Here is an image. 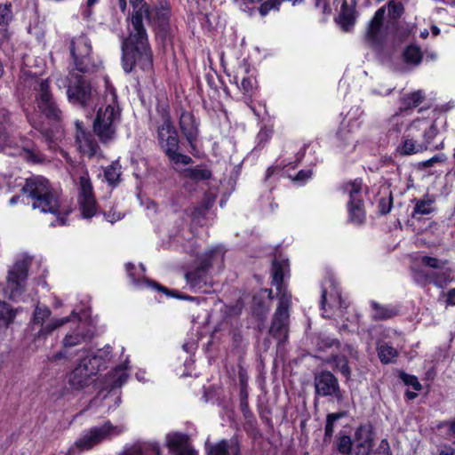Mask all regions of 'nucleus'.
I'll return each mask as SVG.
<instances>
[{
    "instance_id": "obj_20",
    "label": "nucleus",
    "mask_w": 455,
    "mask_h": 455,
    "mask_svg": "<svg viewBox=\"0 0 455 455\" xmlns=\"http://www.w3.org/2000/svg\"><path fill=\"white\" fill-rule=\"evenodd\" d=\"M76 140L79 150L84 155L92 157L96 156L100 151L98 143L94 140L91 134L87 133L81 125V123L76 122Z\"/></svg>"
},
{
    "instance_id": "obj_16",
    "label": "nucleus",
    "mask_w": 455,
    "mask_h": 455,
    "mask_svg": "<svg viewBox=\"0 0 455 455\" xmlns=\"http://www.w3.org/2000/svg\"><path fill=\"white\" fill-rule=\"evenodd\" d=\"M315 394L322 396H334L337 401L343 400L338 379L329 371H323L315 375Z\"/></svg>"
},
{
    "instance_id": "obj_55",
    "label": "nucleus",
    "mask_w": 455,
    "mask_h": 455,
    "mask_svg": "<svg viewBox=\"0 0 455 455\" xmlns=\"http://www.w3.org/2000/svg\"><path fill=\"white\" fill-rule=\"evenodd\" d=\"M312 175L311 171H299L296 175L295 180H306Z\"/></svg>"
},
{
    "instance_id": "obj_9",
    "label": "nucleus",
    "mask_w": 455,
    "mask_h": 455,
    "mask_svg": "<svg viewBox=\"0 0 455 455\" xmlns=\"http://www.w3.org/2000/svg\"><path fill=\"white\" fill-rule=\"evenodd\" d=\"M224 251L220 246H216L204 253L198 259V267L186 274V279L193 287H203L207 283V270L214 260H222Z\"/></svg>"
},
{
    "instance_id": "obj_19",
    "label": "nucleus",
    "mask_w": 455,
    "mask_h": 455,
    "mask_svg": "<svg viewBox=\"0 0 455 455\" xmlns=\"http://www.w3.org/2000/svg\"><path fill=\"white\" fill-rule=\"evenodd\" d=\"M165 442L167 447L175 455H197L190 445L188 435L178 432L170 433L166 435Z\"/></svg>"
},
{
    "instance_id": "obj_54",
    "label": "nucleus",
    "mask_w": 455,
    "mask_h": 455,
    "mask_svg": "<svg viewBox=\"0 0 455 455\" xmlns=\"http://www.w3.org/2000/svg\"><path fill=\"white\" fill-rule=\"evenodd\" d=\"M377 452H378V454H391L389 444L386 439H383L380 442Z\"/></svg>"
},
{
    "instance_id": "obj_43",
    "label": "nucleus",
    "mask_w": 455,
    "mask_h": 455,
    "mask_svg": "<svg viewBox=\"0 0 455 455\" xmlns=\"http://www.w3.org/2000/svg\"><path fill=\"white\" fill-rule=\"evenodd\" d=\"M421 262L423 265L434 268L435 270L442 269L447 263L445 260H440L436 258L423 256L421 258Z\"/></svg>"
},
{
    "instance_id": "obj_51",
    "label": "nucleus",
    "mask_w": 455,
    "mask_h": 455,
    "mask_svg": "<svg viewBox=\"0 0 455 455\" xmlns=\"http://www.w3.org/2000/svg\"><path fill=\"white\" fill-rule=\"evenodd\" d=\"M392 207V197L388 199L381 198L379 200V211L382 214H387L390 212Z\"/></svg>"
},
{
    "instance_id": "obj_49",
    "label": "nucleus",
    "mask_w": 455,
    "mask_h": 455,
    "mask_svg": "<svg viewBox=\"0 0 455 455\" xmlns=\"http://www.w3.org/2000/svg\"><path fill=\"white\" fill-rule=\"evenodd\" d=\"M10 4L0 5V25H5L12 20Z\"/></svg>"
},
{
    "instance_id": "obj_22",
    "label": "nucleus",
    "mask_w": 455,
    "mask_h": 455,
    "mask_svg": "<svg viewBox=\"0 0 455 455\" xmlns=\"http://www.w3.org/2000/svg\"><path fill=\"white\" fill-rule=\"evenodd\" d=\"M206 451L208 455H240V445L235 438L217 443H206Z\"/></svg>"
},
{
    "instance_id": "obj_50",
    "label": "nucleus",
    "mask_w": 455,
    "mask_h": 455,
    "mask_svg": "<svg viewBox=\"0 0 455 455\" xmlns=\"http://www.w3.org/2000/svg\"><path fill=\"white\" fill-rule=\"evenodd\" d=\"M433 455H455V449L448 444H442L436 447Z\"/></svg>"
},
{
    "instance_id": "obj_13",
    "label": "nucleus",
    "mask_w": 455,
    "mask_h": 455,
    "mask_svg": "<svg viewBox=\"0 0 455 455\" xmlns=\"http://www.w3.org/2000/svg\"><path fill=\"white\" fill-rule=\"evenodd\" d=\"M84 356L68 376V383L72 390L81 391L89 387L92 377L97 375V368Z\"/></svg>"
},
{
    "instance_id": "obj_31",
    "label": "nucleus",
    "mask_w": 455,
    "mask_h": 455,
    "mask_svg": "<svg viewBox=\"0 0 455 455\" xmlns=\"http://www.w3.org/2000/svg\"><path fill=\"white\" fill-rule=\"evenodd\" d=\"M183 176L198 182L211 179L212 172L207 169L187 168L183 171Z\"/></svg>"
},
{
    "instance_id": "obj_15",
    "label": "nucleus",
    "mask_w": 455,
    "mask_h": 455,
    "mask_svg": "<svg viewBox=\"0 0 455 455\" xmlns=\"http://www.w3.org/2000/svg\"><path fill=\"white\" fill-rule=\"evenodd\" d=\"M89 337L83 331H73L65 335L61 341V348L48 359L52 363L58 361H70L78 355L81 350H73L76 346L82 345Z\"/></svg>"
},
{
    "instance_id": "obj_4",
    "label": "nucleus",
    "mask_w": 455,
    "mask_h": 455,
    "mask_svg": "<svg viewBox=\"0 0 455 455\" xmlns=\"http://www.w3.org/2000/svg\"><path fill=\"white\" fill-rule=\"evenodd\" d=\"M70 52L74 73L91 74L100 68V62L92 56V45L89 38L82 34L71 40Z\"/></svg>"
},
{
    "instance_id": "obj_14",
    "label": "nucleus",
    "mask_w": 455,
    "mask_h": 455,
    "mask_svg": "<svg viewBox=\"0 0 455 455\" xmlns=\"http://www.w3.org/2000/svg\"><path fill=\"white\" fill-rule=\"evenodd\" d=\"M78 188V204L82 216L85 219H90L93 217L97 212V204L87 172H84L79 178Z\"/></svg>"
},
{
    "instance_id": "obj_63",
    "label": "nucleus",
    "mask_w": 455,
    "mask_h": 455,
    "mask_svg": "<svg viewBox=\"0 0 455 455\" xmlns=\"http://www.w3.org/2000/svg\"><path fill=\"white\" fill-rule=\"evenodd\" d=\"M405 396L409 399V400H413L417 397V394L414 393V392H411V391H407L405 393Z\"/></svg>"
},
{
    "instance_id": "obj_21",
    "label": "nucleus",
    "mask_w": 455,
    "mask_h": 455,
    "mask_svg": "<svg viewBox=\"0 0 455 455\" xmlns=\"http://www.w3.org/2000/svg\"><path fill=\"white\" fill-rule=\"evenodd\" d=\"M372 442L371 432L367 427H360L355 432V445L350 455H370Z\"/></svg>"
},
{
    "instance_id": "obj_32",
    "label": "nucleus",
    "mask_w": 455,
    "mask_h": 455,
    "mask_svg": "<svg viewBox=\"0 0 455 455\" xmlns=\"http://www.w3.org/2000/svg\"><path fill=\"white\" fill-rule=\"evenodd\" d=\"M272 275L273 280L272 284L276 287L278 290L279 297L282 293L287 292L285 290H283L282 283L283 280V270L282 265L275 260L272 264Z\"/></svg>"
},
{
    "instance_id": "obj_8",
    "label": "nucleus",
    "mask_w": 455,
    "mask_h": 455,
    "mask_svg": "<svg viewBox=\"0 0 455 455\" xmlns=\"http://www.w3.org/2000/svg\"><path fill=\"white\" fill-rule=\"evenodd\" d=\"M124 427L114 426L110 421H106L101 426L91 427L81 438L76 440L75 447L80 450H90L113 435L121 434Z\"/></svg>"
},
{
    "instance_id": "obj_35",
    "label": "nucleus",
    "mask_w": 455,
    "mask_h": 455,
    "mask_svg": "<svg viewBox=\"0 0 455 455\" xmlns=\"http://www.w3.org/2000/svg\"><path fill=\"white\" fill-rule=\"evenodd\" d=\"M105 178L111 185H116L119 181L121 175V165L118 161L113 162L105 170Z\"/></svg>"
},
{
    "instance_id": "obj_24",
    "label": "nucleus",
    "mask_w": 455,
    "mask_h": 455,
    "mask_svg": "<svg viewBox=\"0 0 455 455\" xmlns=\"http://www.w3.org/2000/svg\"><path fill=\"white\" fill-rule=\"evenodd\" d=\"M180 128L187 140L192 144L198 135V127L194 116L189 112H183L180 118Z\"/></svg>"
},
{
    "instance_id": "obj_10",
    "label": "nucleus",
    "mask_w": 455,
    "mask_h": 455,
    "mask_svg": "<svg viewBox=\"0 0 455 455\" xmlns=\"http://www.w3.org/2000/svg\"><path fill=\"white\" fill-rule=\"evenodd\" d=\"M291 299V296L289 292L281 294L278 307L274 314L269 329V334L280 341L285 340L288 335Z\"/></svg>"
},
{
    "instance_id": "obj_57",
    "label": "nucleus",
    "mask_w": 455,
    "mask_h": 455,
    "mask_svg": "<svg viewBox=\"0 0 455 455\" xmlns=\"http://www.w3.org/2000/svg\"><path fill=\"white\" fill-rule=\"evenodd\" d=\"M123 455H142V452L140 447L133 446L126 450Z\"/></svg>"
},
{
    "instance_id": "obj_37",
    "label": "nucleus",
    "mask_w": 455,
    "mask_h": 455,
    "mask_svg": "<svg viewBox=\"0 0 455 455\" xmlns=\"http://www.w3.org/2000/svg\"><path fill=\"white\" fill-rule=\"evenodd\" d=\"M346 416V412L330 413L327 415L324 440L331 439L334 432V423Z\"/></svg>"
},
{
    "instance_id": "obj_26",
    "label": "nucleus",
    "mask_w": 455,
    "mask_h": 455,
    "mask_svg": "<svg viewBox=\"0 0 455 455\" xmlns=\"http://www.w3.org/2000/svg\"><path fill=\"white\" fill-rule=\"evenodd\" d=\"M371 306L373 310L372 319L375 321L387 320L398 314L395 307L384 306L375 301H371Z\"/></svg>"
},
{
    "instance_id": "obj_61",
    "label": "nucleus",
    "mask_w": 455,
    "mask_h": 455,
    "mask_svg": "<svg viewBox=\"0 0 455 455\" xmlns=\"http://www.w3.org/2000/svg\"><path fill=\"white\" fill-rule=\"evenodd\" d=\"M142 1L143 0H130V3L132 4L134 8V11H137L141 7L140 4Z\"/></svg>"
},
{
    "instance_id": "obj_23",
    "label": "nucleus",
    "mask_w": 455,
    "mask_h": 455,
    "mask_svg": "<svg viewBox=\"0 0 455 455\" xmlns=\"http://www.w3.org/2000/svg\"><path fill=\"white\" fill-rule=\"evenodd\" d=\"M385 12L384 7L377 10L373 18L368 24L365 37L371 44H375L379 42V36L383 25Z\"/></svg>"
},
{
    "instance_id": "obj_11",
    "label": "nucleus",
    "mask_w": 455,
    "mask_h": 455,
    "mask_svg": "<svg viewBox=\"0 0 455 455\" xmlns=\"http://www.w3.org/2000/svg\"><path fill=\"white\" fill-rule=\"evenodd\" d=\"M29 262L28 257L19 259L9 271L6 278V287L4 290V294L9 299H14L21 294L23 283L28 277Z\"/></svg>"
},
{
    "instance_id": "obj_47",
    "label": "nucleus",
    "mask_w": 455,
    "mask_h": 455,
    "mask_svg": "<svg viewBox=\"0 0 455 455\" xmlns=\"http://www.w3.org/2000/svg\"><path fill=\"white\" fill-rule=\"evenodd\" d=\"M114 377L116 379L113 380L112 387H119L126 381L128 374L123 368H118L115 371Z\"/></svg>"
},
{
    "instance_id": "obj_40",
    "label": "nucleus",
    "mask_w": 455,
    "mask_h": 455,
    "mask_svg": "<svg viewBox=\"0 0 455 455\" xmlns=\"http://www.w3.org/2000/svg\"><path fill=\"white\" fill-rule=\"evenodd\" d=\"M432 200H419L417 201L412 216L414 217L416 214H429L433 212L432 208Z\"/></svg>"
},
{
    "instance_id": "obj_38",
    "label": "nucleus",
    "mask_w": 455,
    "mask_h": 455,
    "mask_svg": "<svg viewBox=\"0 0 455 455\" xmlns=\"http://www.w3.org/2000/svg\"><path fill=\"white\" fill-rule=\"evenodd\" d=\"M403 57L406 62L414 65L419 64L422 60L420 49L413 45L407 47L403 53Z\"/></svg>"
},
{
    "instance_id": "obj_45",
    "label": "nucleus",
    "mask_w": 455,
    "mask_h": 455,
    "mask_svg": "<svg viewBox=\"0 0 455 455\" xmlns=\"http://www.w3.org/2000/svg\"><path fill=\"white\" fill-rule=\"evenodd\" d=\"M335 366L341 373L345 376L350 375V368L348 366V361L345 356H336L333 359Z\"/></svg>"
},
{
    "instance_id": "obj_3",
    "label": "nucleus",
    "mask_w": 455,
    "mask_h": 455,
    "mask_svg": "<svg viewBox=\"0 0 455 455\" xmlns=\"http://www.w3.org/2000/svg\"><path fill=\"white\" fill-rule=\"evenodd\" d=\"M22 192L33 200V209H39L42 212L59 214L58 197L46 179L40 176L27 179Z\"/></svg>"
},
{
    "instance_id": "obj_28",
    "label": "nucleus",
    "mask_w": 455,
    "mask_h": 455,
    "mask_svg": "<svg viewBox=\"0 0 455 455\" xmlns=\"http://www.w3.org/2000/svg\"><path fill=\"white\" fill-rule=\"evenodd\" d=\"M331 290L328 291L327 289H323L322 292V308L325 309V305L328 301L327 296L329 295V304L331 307H340L342 306L341 303V295L340 291H339L338 287L334 283H331L330 285Z\"/></svg>"
},
{
    "instance_id": "obj_42",
    "label": "nucleus",
    "mask_w": 455,
    "mask_h": 455,
    "mask_svg": "<svg viewBox=\"0 0 455 455\" xmlns=\"http://www.w3.org/2000/svg\"><path fill=\"white\" fill-rule=\"evenodd\" d=\"M270 308V306L267 305L262 299L258 296L253 297L252 303V311L258 316L265 315Z\"/></svg>"
},
{
    "instance_id": "obj_53",
    "label": "nucleus",
    "mask_w": 455,
    "mask_h": 455,
    "mask_svg": "<svg viewBox=\"0 0 455 455\" xmlns=\"http://www.w3.org/2000/svg\"><path fill=\"white\" fill-rule=\"evenodd\" d=\"M214 202L215 196L211 194H205L201 206L204 207V211L208 212V210L212 208V206L213 205Z\"/></svg>"
},
{
    "instance_id": "obj_17",
    "label": "nucleus",
    "mask_w": 455,
    "mask_h": 455,
    "mask_svg": "<svg viewBox=\"0 0 455 455\" xmlns=\"http://www.w3.org/2000/svg\"><path fill=\"white\" fill-rule=\"evenodd\" d=\"M361 189L362 182L357 180L346 184L344 187L345 192H347L350 197L348 203L350 220L356 224L363 223L364 220V211L360 198Z\"/></svg>"
},
{
    "instance_id": "obj_33",
    "label": "nucleus",
    "mask_w": 455,
    "mask_h": 455,
    "mask_svg": "<svg viewBox=\"0 0 455 455\" xmlns=\"http://www.w3.org/2000/svg\"><path fill=\"white\" fill-rule=\"evenodd\" d=\"M16 316V311L9 307L5 302H0V327H7L13 322Z\"/></svg>"
},
{
    "instance_id": "obj_18",
    "label": "nucleus",
    "mask_w": 455,
    "mask_h": 455,
    "mask_svg": "<svg viewBox=\"0 0 455 455\" xmlns=\"http://www.w3.org/2000/svg\"><path fill=\"white\" fill-rule=\"evenodd\" d=\"M51 315V310L47 307H41L37 305L36 307L34 315H33V323L41 326V329L38 331L36 337L40 338L42 336H45L59 327L63 326L65 323L70 321L69 317H63L60 319H53L51 323L46 325H43L44 322L49 318Z\"/></svg>"
},
{
    "instance_id": "obj_5",
    "label": "nucleus",
    "mask_w": 455,
    "mask_h": 455,
    "mask_svg": "<svg viewBox=\"0 0 455 455\" xmlns=\"http://www.w3.org/2000/svg\"><path fill=\"white\" fill-rule=\"evenodd\" d=\"M156 132L161 148L172 162L184 165L192 162L190 156L179 152L178 133L168 116H163L162 124L157 125Z\"/></svg>"
},
{
    "instance_id": "obj_27",
    "label": "nucleus",
    "mask_w": 455,
    "mask_h": 455,
    "mask_svg": "<svg viewBox=\"0 0 455 455\" xmlns=\"http://www.w3.org/2000/svg\"><path fill=\"white\" fill-rule=\"evenodd\" d=\"M88 361L95 362L92 363L99 372L102 368L106 367L107 363L111 358V347L108 346L103 349L98 350L95 354L84 356Z\"/></svg>"
},
{
    "instance_id": "obj_34",
    "label": "nucleus",
    "mask_w": 455,
    "mask_h": 455,
    "mask_svg": "<svg viewBox=\"0 0 455 455\" xmlns=\"http://www.w3.org/2000/svg\"><path fill=\"white\" fill-rule=\"evenodd\" d=\"M378 355L380 361L384 363H389L397 356L398 353L393 347L383 344L378 347Z\"/></svg>"
},
{
    "instance_id": "obj_48",
    "label": "nucleus",
    "mask_w": 455,
    "mask_h": 455,
    "mask_svg": "<svg viewBox=\"0 0 455 455\" xmlns=\"http://www.w3.org/2000/svg\"><path fill=\"white\" fill-rule=\"evenodd\" d=\"M388 12L394 17L399 18L403 13L404 8H403V4H401L399 2L390 1L388 3Z\"/></svg>"
},
{
    "instance_id": "obj_6",
    "label": "nucleus",
    "mask_w": 455,
    "mask_h": 455,
    "mask_svg": "<svg viewBox=\"0 0 455 455\" xmlns=\"http://www.w3.org/2000/svg\"><path fill=\"white\" fill-rule=\"evenodd\" d=\"M120 116V109L114 100L112 104L98 110L92 128L93 132L102 143H108L114 140Z\"/></svg>"
},
{
    "instance_id": "obj_12",
    "label": "nucleus",
    "mask_w": 455,
    "mask_h": 455,
    "mask_svg": "<svg viewBox=\"0 0 455 455\" xmlns=\"http://www.w3.org/2000/svg\"><path fill=\"white\" fill-rule=\"evenodd\" d=\"M36 104L38 109L46 116V118L60 121L61 111L56 105L53 97L50 92L48 79H42L36 82Z\"/></svg>"
},
{
    "instance_id": "obj_7",
    "label": "nucleus",
    "mask_w": 455,
    "mask_h": 455,
    "mask_svg": "<svg viewBox=\"0 0 455 455\" xmlns=\"http://www.w3.org/2000/svg\"><path fill=\"white\" fill-rule=\"evenodd\" d=\"M67 94L69 101L83 108L92 107L97 98V93L92 91L90 83L74 71L69 72Z\"/></svg>"
},
{
    "instance_id": "obj_52",
    "label": "nucleus",
    "mask_w": 455,
    "mask_h": 455,
    "mask_svg": "<svg viewBox=\"0 0 455 455\" xmlns=\"http://www.w3.org/2000/svg\"><path fill=\"white\" fill-rule=\"evenodd\" d=\"M444 160H445V156L441 154V155L435 156L427 161L422 162L421 164L424 167H430V166L434 165L435 164L443 162Z\"/></svg>"
},
{
    "instance_id": "obj_62",
    "label": "nucleus",
    "mask_w": 455,
    "mask_h": 455,
    "mask_svg": "<svg viewBox=\"0 0 455 455\" xmlns=\"http://www.w3.org/2000/svg\"><path fill=\"white\" fill-rule=\"evenodd\" d=\"M107 218H108V220L109 222L114 223V222H116V220H118L121 218V216H120V214H119V213H118L116 216V214L114 213L112 216H111L110 214H108Z\"/></svg>"
},
{
    "instance_id": "obj_60",
    "label": "nucleus",
    "mask_w": 455,
    "mask_h": 455,
    "mask_svg": "<svg viewBox=\"0 0 455 455\" xmlns=\"http://www.w3.org/2000/svg\"><path fill=\"white\" fill-rule=\"evenodd\" d=\"M447 303L455 306V288L448 291Z\"/></svg>"
},
{
    "instance_id": "obj_30",
    "label": "nucleus",
    "mask_w": 455,
    "mask_h": 455,
    "mask_svg": "<svg viewBox=\"0 0 455 455\" xmlns=\"http://www.w3.org/2000/svg\"><path fill=\"white\" fill-rule=\"evenodd\" d=\"M7 116L6 110L0 109V150H4L5 148L11 146V140L5 126L8 120Z\"/></svg>"
},
{
    "instance_id": "obj_56",
    "label": "nucleus",
    "mask_w": 455,
    "mask_h": 455,
    "mask_svg": "<svg viewBox=\"0 0 455 455\" xmlns=\"http://www.w3.org/2000/svg\"><path fill=\"white\" fill-rule=\"evenodd\" d=\"M206 212L207 211H204V207L199 206L194 209V211L192 212V217L195 219L201 218L204 217Z\"/></svg>"
},
{
    "instance_id": "obj_44",
    "label": "nucleus",
    "mask_w": 455,
    "mask_h": 455,
    "mask_svg": "<svg viewBox=\"0 0 455 455\" xmlns=\"http://www.w3.org/2000/svg\"><path fill=\"white\" fill-rule=\"evenodd\" d=\"M23 157L32 163H41L44 161V156L35 149L23 148L21 152Z\"/></svg>"
},
{
    "instance_id": "obj_64",
    "label": "nucleus",
    "mask_w": 455,
    "mask_h": 455,
    "mask_svg": "<svg viewBox=\"0 0 455 455\" xmlns=\"http://www.w3.org/2000/svg\"><path fill=\"white\" fill-rule=\"evenodd\" d=\"M118 3H119V7L120 9L124 12L125 9H126V2L125 0H118Z\"/></svg>"
},
{
    "instance_id": "obj_59",
    "label": "nucleus",
    "mask_w": 455,
    "mask_h": 455,
    "mask_svg": "<svg viewBox=\"0 0 455 455\" xmlns=\"http://www.w3.org/2000/svg\"><path fill=\"white\" fill-rule=\"evenodd\" d=\"M241 84L245 92H249L252 89V83L249 78H243Z\"/></svg>"
},
{
    "instance_id": "obj_36",
    "label": "nucleus",
    "mask_w": 455,
    "mask_h": 455,
    "mask_svg": "<svg viewBox=\"0 0 455 455\" xmlns=\"http://www.w3.org/2000/svg\"><path fill=\"white\" fill-rule=\"evenodd\" d=\"M425 95L422 91H416L403 98V105L404 109L415 108L419 106L424 100Z\"/></svg>"
},
{
    "instance_id": "obj_41",
    "label": "nucleus",
    "mask_w": 455,
    "mask_h": 455,
    "mask_svg": "<svg viewBox=\"0 0 455 455\" xmlns=\"http://www.w3.org/2000/svg\"><path fill=\"white\" fill-rule=\"evenodd\" d=\"M338 451L344 455H350L353 449L351 438L347 435H342L337 441Z\"/></svg>"
},
{
    "instance_id": "obj_1",
    "label": "nucleus",
    "mask_w": 455,
    "mask_h": 455,
    "mask_svg": "<svg viewBox=\"0 0 455 455\" xmlns=\"http://www.w3.org/2000/svg\"><path fill=\"white\" fill-rule=\"evenodd\" d=\"M144 18L149 21L154 20L162 29H164L168 24L169 9L161 6L149 10L148 6L143 4L139 10L133 11L129 36L122 44V64L126 73H150L153 68L152 52L143 25Z\"/></svg>"
},
{
    "instance_id": "obj_25",
    "label": "nucleus",
    "mask_w": 455,
    "mask_h": 455,
    "mask_svg": "<svg viewBox=\"0 0 455 455\" xmlns=\"http://www.w3.org/2000/svg\"><path fill=\"white\" fill-rule=\"evenodd\" d=\"M419 278H424V284L433 283L435 286L442 288L452 280L451 270L444 266L430 275L419 273Z\"/></svg>"
},
{
    "instance_id": "obj_46",
    "label": "nucleus",
    "mask_w": 455,
    "mask_h": 455,
    "mask_svg": "<svg viewBox=\"0 0 455 455\" xmlns=\"http://www.w3.org/2000/svg\"><path fill=\"white\" fill-rule=\"evenodd\" d=\"M400 378L405 385L411 386L414 390L419 391L421 389V384L416 376L402 372Z\"/></svg>"
},
{
    "instance_id": "obj_2",
    "label": "nucleus",
    "mask_w": 455,
    "mask_h": 455,
    "mask_svg": "<svg viewBox=\"0 0 455 455\" xmlns=\"http://www.w3.org/2000/svg\"><path fill=\"white\" fill-rule=\"evenodd\" d=\"M437 132L438 130L435 124H429L424 119L414 120L408 127L403 143L398 147L397 151L401 156L424 152L428 149Z\"/></svg>"
},
{
    "instance_id": "obj_39",
    "label": "nucleus",
    "mask_w": 455,
    "mask_h": 455,
    "mask_svg": "<svg viewBox=\"0 0 455 455\" xmlns=\"http://www.w3.org/2000/svg\"><path fill=\"white\" fill-rule=\"evenodd\" d=\"M40 132L44 140V141L48 144L50 148H54L57 144V140H59V130L55 129H46V128H39Z\"/></svg>"
},
{
    "instance_id": "obj_29",
    "label": "nucleus",
    "mask_w": 455,
    "mask_h": 455,
    "mask_svg": "<svg viewBox=\"0 0 455 455\" xmlns=\"http://www.w3.org/2000/svg\"><path fill=\"white\" fill-rule=\"evenodd\" d=\"M355 16L352 10H350L347 4L341 6V12L339 17V24L344 31H349L355 24Z\"/></svg>"
},
{
    "instance_id": "obj_58",
    "label": "nucleus",
    "mask_w": 455,
    "mask_h": 455,
    "mask_svg": "<svg viewBox=\"0 0 455 455\" xmlns=\"http://www.w3.org/2000/svg\"><path fill=\"white\" fill-rule=\"evenodd\" d=\"M449 427L448 428V435L450 436V438H454V440L452 441L453 443H455V421L453 422H449V423H446Z\"/></svg>"
}]
</instances>
